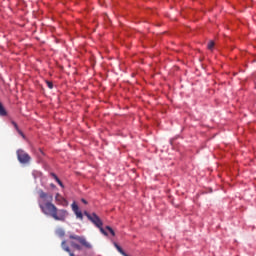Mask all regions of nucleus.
<instances>
[{"mask_svg": "<svg viewBox=\"0 0 256 256\" xmlns=\"http://www.w3.org/2000/svg\"><path fill=\"white\" fill-rule=\"evenodd\" d=\"M38 195V204L44 215L52 217V219L55 221H66V219L69 217V212L65 209H58L57 206L53 204L52 194L39 190Z\"/></svg>", "mask_w": 256, "mask_h": 256, "instance_id": "1", "label": "nucleus"}, {"mask_svg": "<svg viewBox=\"0 0 256 256\" xmlns=\"http://www.w3.org/2000/svg\"><path fill=\"white\" fill-rule=\"evenodd\" d=\"M84 214L87 216V219H89V221H91V223H93V225H95V227H97L103 235H107V231L103 229V221L101 218H99L95 213L89 214L88 212H85Z\"/></svg>", "mask_w": 256, "mask_h": 256, "instance_id": "2", "label": "nucleus"}, {"mask_svg": "<svg viewBox=\"0 0 256 256\" xmlns=\"http://www.w3.org/2000/svg\"><path fill=\"white\" fill-rule=\"evenodd\" d=\"M70 239H73L74 241H78V243H81L86 249H91V243L85 239L83 236H77V235H70Z\"/></svg>", "mask_w": 256, "mask_h": 256, "instance_id": "3", "label": "nucleus"}, {"mask_svg": "<svg viewBox=\"0 0 256 256\" xmlns=\"http://www.w3.org/2000/svg\"><path fill=\"white\" fill-rule=\"evenodd\" d=\"M17 155H18V161H20V163H29L31 159L29 154L25 153V151L23 150H18Z\"/></svg>", "mask_w": 256, "mask_h": 256, "instance_id": "4", "label": "nucleus"}, {"mask_svg": "<svg viewBox=\"0 0 256 256\" xmlns=\"http://www.w3.org/2000/svg\"><path fill=\"white\" fill-rule=\"evenodd\" d=\"M71 207H72V211L76 215L77 219H80V221H83V212H81V210H79V206L77 205V203L73 202Z\"/></svg>", "mask_w": 256, "mask_h": 256, "instance_id": "5", "label": "nucleus"}, {"mask_svg": "<svg viewBox=\"0 0 256 256\" xmlns=\"http://www.w3.org/2000/svg\"><path fill=\"white\" fill-rule=\"evenodd\" d=\"M55 202L57 205H61L62 207H67L68 205L67 200L59 193H56L55 195Z\"/></svg>", "mask_w": 256, "mask_h": 256, "instance_id": "6", "label": "nucleus"}, {"mask_svg": "<svg viewBox=\"0 0 256 256\" xmlns=\"http://www.w3.org/2000/svg\"><path fill=\"white\" fill-rule=\"evenodd\" d=\"M62 249H64V251H66V253H69L70 256H75V254L73 252H71V249L69 248V246H67V242L66 241H62Z\"/></svg>", "mask_w": 256, "mask_h": 256, "instance_id": "7", "label": "nucleus"}, {"mask_svg": "<svg viewBox=\"0 0 256 256\" xmlns=\"http://www.w3.org/2000/svg\"><path fill=\"white\" fill-rule=\"evenodd\" d=\"M52 175V177L55 179V181L58 183V185H60V187L62 188V189H65V185H63V182H61V180L59 179V177H57V175H55V174H51Z\"/></svg>", "mask_w": 256, "mask_h": 256, "instance_id": "8", "label": "nucleus"}, {"mask_svg": "<svg viewBox=\"0 0 256 256\" xmlns=\"http://www.w3.org/2000/svg\"><path fill=\"white\" fill-rule=\"evenodd\" d=\"M56 235H57L58 237H65V230H63V228H58V229L56 230Z\"/></svg>", "mask_w": 256, "mask_h": 256, "instance_id": "9", "label": "nucleus"}, {"mask_svg": "<svg viewBox=\"0 0 256 256\" xmlns=\"http://www.w3.org/2000/svg\"><path fill=\"white\" fill-rule=\"evenodd\" d=\"M71 247H73V249H77V251H81V246L77 243H75L74 241L70 242Z\"/></svg>", "mask_w": 256, "mask_h": 256, "instance_id": "10", "label": "nucleus"}, {"mask_svg": "<svg viewBox=\"0 0 256 256\" xmlns=\"http://www.w3.org/2000/svg\"><path fill=\"white\" fill-rule=\"evenodd\" d=\"M0 115L1 117H5V115H7V111H5V108L1 103H0Z\"/></svg>", "mask_w": 256, "mask_h": 256, "instance_id": "11", "label": "nucleus"}, {"mask_svg": "<svg viewBox=\"0 0 256 256\" xmlns=\"http://www.w3.org/2000/svg\"><path fill=\"white\" fill-rule=\"evenodd\" d=\"M13 125H14L15 129L18 131L19 135H21L22 137H25V135H23V132H21V130H19L17 123L13 122Z\"/></svg>", "mask_w": 256, "mask_h": 256, "instance_id": "12", "label": "nucleus"}, {"mask_svg": "<svg viewBox=\"0 0 256 256\" xmlns=\"http://www.w3.org/2000/svg\"><path fill=\"white\" fill-rule=\"evenodd\" d=\"M106 230L109 231V233L112 234L113 237H115V231L110 226H106Z\"/></svg>", "mask_w": 256, "mask_h": 256, "instance_id": "13", "label": "nucleus"}, {"mask_svg": "<svg viewBox=\"0 0 256 256\" xmlns=\"http://www.w3.org/2000/svg\"><path fill=\"white\" fill-rule=\"evenodd\" d=\"M208 49L211 51V50H213V47H215V42H213V41H210L209 43H208Z\"/></svg>", "mask_w": 256, "mask_h": 256, "instance_id": "14", "label": "nucleus"}, {"mask_svg": "<svg viewBox=\"0 0 256 256\" xmlns=\"http://www.w3.org/2000/svg\"><path fill=\"white\" fill-rule=\"evenodd\" d=\"M47 85H48L49 89H53V83L47 82Z\"/></svg>", "mask_w": 256, "mask_h": 256, "instance_id": "15", "label": "nucleus"}, {"mask_svg": "<svg viewBox=\"0 0 256 256\" xmlns=\"http://www.w3.org/2000/svg\"><path fill=\"white\" fill-rule=\"evenodd\" d=\"M82 203H84L85 205H87V200L82 199Z\"/></svg>", "mask_w": 256, "mask_h": 256, "instance_id": "16", "label": "nucleus"}, {"mask_svg": "<svg viewBox=\"0 0 256 256\" xmlns=\"http://www.w3.org/2000/svg\"><path fill=\"white\" fill-rule=\"evenodd\" d=\"M50 187H52V189H55V184H50Z\"/></svg>", "mask_w": 256, "mask_h": 256, "instance_id": "17", "label": "nucleus"}]
</instances>
